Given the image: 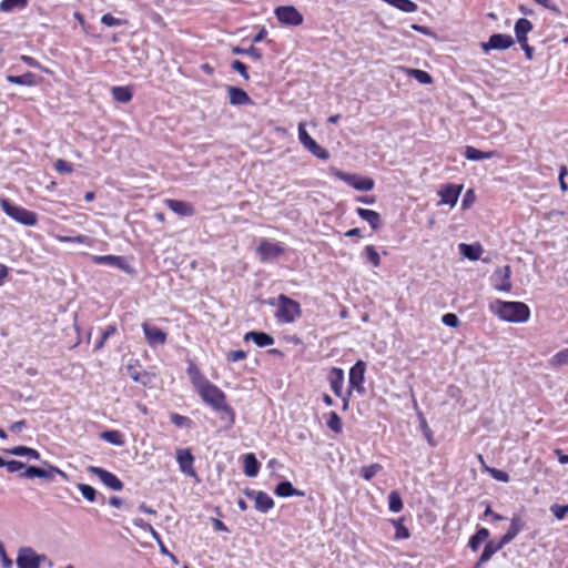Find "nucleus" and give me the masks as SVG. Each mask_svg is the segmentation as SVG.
I'll return each mask as SVG.
<instances>
[{
    "label": "nucleus",
    "mask_w": 568,
    "mask_h": 568,
    "mask_svg": "<svg viewBox=\"0 0 568 568\" xmlns=\"http://www.w3.org/2000/svg\"><path fill=\"white\" fill-rule=\"evenodd\" d=\"M326 425L335 434H339L343 430L342 419L335 412L327 414Z\"/></svg>",
    "instance_id": "39"
},
{
    "label": "nucleus",
    "mask_w": 568,
    "mask_h": 568,
    "mask_svg": "<svg viewBox=\"0 0 568 568\" xmlns=\"http://www.w3.org/2000/svg\"><path fill=\"white\" fill-rule=\"evenodd\" d=\"M244 474L247 477H255L260 470V463L254 454L250 453L243 457Z\"/></svg>",
    "instance_id": "29"
},
{
    "label": "nucleus",
    "mask_w": 568,
    "mask_h": 568,
    "mask_svg": "<svg viewBox=\"0 0 568 568\" xmlns=\"http://www.w3.org/2000/svg\"><path fill=\"white\" fill-rule=\"evenodd\" d=\"M20 60L23 61L26 64H28L29 67H32V68H41V64L39 63V61H37L34 58L32 57H29V55H21L20 57Z\"/></svg>",
    "instance_id": "63"
},
{
    "label": "nucleus",
    "mask_w": 568,
    "mask_h": 568,
    "mask_svg": "<svg viewBox=\"0 0 568 568\" xmlns=\"http://www.w3.org/2000/svg\"><path fill=\"white\" fill-rule=\"evenodd\" d=\"M399 70L404 72L406 75L414 78L422 84H430L433 82L432 75L424 70L412 69L406 67H400Z\"/></svg>",
    "instance_id": "27"
},
{
    "label": "nucleus",
    "mask_w": 568,
    "mask_h": 568,
    "mask_svg": "<svg viewBox=\"0 0 568 568\" xmlns=\"http://www.w3.org/2000/svg\"><path fill=\"white\" fill-rule=\"evenodd\" d=\"M550 511L558 520H562L565 516L568 514V505L554 504L550 507Z\"/></svg>",
    "instance_id": "48"
},
{
    "label": "nucleus",
    "mask_w": 568,
    "mask_h": 568,
    "mask_svg": "<svg viewBox=\"0 0 568 568\" xmlns=\"http://www.w3.org/2000/svg\"><path fill=\"white\" fill-rule=\"evenodd\" d=\"M232 68H233V70L237 71L244 78L245 81H247L250 79L246 65L243 62H241L240 60L233 61Z\"/></svg>",
    "instance_id": "53"
},
{
    "label": "nucleus",
    "mask_w": 568,
    "mask_h": 568,
    "mask_svg": "<svg viewBox=\"0 0 568 568\" xmlns=\"http://www.w3.org/2000/svg\"><path fill=\"white\" fill-rule=\"evenodd\" d=\"M87 470L97 476L105 487L114 491L123 489V483L113 473L98 466H89Z\"/></svg>",
    "instance_id": "10"
},
{
    "label": "nucleus",
    "mask_w": 568,
    "mask_h": 568,
    "mask_svg": "<svg viewBox=\"0 0 568 568\" xmlns=\"http://www.w3.org/2000/svg\"><path fill=\"white\" fill-rule=\"evenodd\" d=\"M403 507H404L403 500H402L398 491H396V490L390 491L388 495V509L392 513L397 514L403 510Z\"/></svg>",
    "instance_id": "38"
},
{
    "label": "nucleus",
    "mask_w": 568,
    "mask_h": 568,
    "mask_svg": "<svg viewBox=\"0 0 568 568\" xmlns=\"http://www.w3.org/2000/svg\"><path fill=\"white\" fill-rule=\"evenodd\" d=\"M460 255L470 261H477L481 257L483 247L479 244L460 243L458 245Z\"/></svg>",
    "instance_id": "24"
},
{
    "label": "nucleus",
    "mask_w": 568,
    "mask_h": 568,
    "mask_svg": "<svg viewBox=\"0 0 568 568\" xmlns=\"http://www.w3.org/2000/svg\"><path fill=\"white\" fill-rule=\"evenodd\" d=\"M390 523L395 527V539H408L410 537L409 530L404 526L403 519H392Z\"/></svg>",
    "instance_id": "41"
},
{
    "label": "nucleus",
    "mask_w": 568,
    "mask_h": 568,
    "mask_svg": "<svg viewBox=\"0 0 568 568\" xmlns=\"http://www.w3.org/2000/svg\"><path fill=\"white\" fill-rule=\"evenodd\" d=\"M170 419L178 427H187L191 424V420L187 417L176 413H172L170 415Z\"/></svg>",
    "instance_id": "50"
},
{
    "label": "nucleus",
    "mask_w": 568,
    "mask_h": 568,
    "mask_svg": "<svg viewBox=\"0 0 568 568\" xmlns=\"http://www.w3.org/2000/svg\"><path fill=\"white\" fill-rule=\"evenodd\" d=\"M39 469H40L39 467L29 466V467L26 468V470H24L22 476L26 477V478H29V479L38 477Z\"/></svg>",
    "instance_id": "62"
},
{
    "label": "nucleus",
    "mask_w": 568,
    "mask_h": 568,
    "mask_svg": "<svg viewBox=\"0 0 568 568\" xmlns=\"http://www.w3.org/2000/svg\"><path fill=\"white\" fill-rule=\"evenodd\" d=\"M443 323L449 327H456L458 325V317L453 313H447L442 318Z\"/></svg>",
    "instance_id": "56"
},
{
    "label": "nucleus",
    "mask_w": 568,
    "mask_h": 568,
    "mask_svg": "<svg viewBox=\"0 0 568 568\" xmlns=\"http://www.w3.org/2000/svg\"><path fill=\"white\" fill-rule=\"evenodd\" d=\"M534 1L557 14L560 13L558 6L552 0H534Z\"/></svg>",
    "instance_id": "55"
},
{
    "label": "nucleus",
    "mask_w": 568,
    "mask_h": 568,
    "mask_svg": "<svg viewBox=\"0 0 568 568\" xmlns=\"http://www.w3.org/2000/svg\"><path fill=\"white\" fill-rule=\"evenodd\" d=\"M514 40L510 36L499 33V50L508 49L513 45Z\"/></svg>",
    "instance_id": "58"
},
{
    "label": "nucleus",
    "mask_w": 568,
    "mask_h": 568,
    "mask_svg": "<svg viewBox=\"0 0 568 568\" xmlns=\"http://www.w3.org/2000/svg\"><path fill=\"white\" fill-rule=\"evenodd\" d=\"M550 364L552 366H562L568 364V348H565L558 353H556L550 358Z\"/></svg>",
    "instance_id": "47"
},
{
    "label": "nucleus",
    "mask_w": 568,
    "mask_h": 568,
    "mask_svg": "<svg viewBox=\"0 0 568 568\" xmlns=\"http://www.w3.org/2000/svg\"><path fill=\"white\" fill-rule=\"evenodd\" d=\"M366 364L363 361H357L349 369L348 374V389L355 390L358 394L364 393Z\"/></svg>",
    "instance_id": "9"
},
{
    "label": "nucleus",
    "mask_w": 568,
    "mask_h": 568,
    "mask_svg": "<svg viewBox=\"0 0 568 568\" xmlns=\"http://www.w3.org/2000/svg\"><path fill=\"white\" fill-rule=\"evenodd\" d=\"M112 97L115 101L128 103L132 100V91L128 87H113L111 89Z\"/></svg>",
    "instance_id": "32"
},
{
    "label": "nucleus",
    "mask_w": 568,
    "mask_h": 568,
    "mask_svg": "<svg viewBox=\"0 0 568 568\" xmlns=\"http://www.w3.org/2000/svg\"><path fill=\"white\" fill-rule=\"evenodd\" d=\"M298 132V141L302 145H305L308 141H311L313 138L308 134L306 131V123L300 122L297 126Z\"/></svg>",
    "instance_id": "49"
},
{
    "label": "nucleus",
    "mask_w": 568,
    "mask_h": 568,
    "mask_svg": "<svg viewBox=\"0 0 568 568\" xmlns=\"http://www.w3.org/2000/svg\"><path fill=\"white\" fill-rule=\"evenodd\" d=\"M280 23L288 27H298L304 22L303 14L294 6H280L274 10Z\"/></svg>",
    "instance_id": "8"
},
{
    "label": "nucleus",
    "mask_w": 568,
    "mask_h": 568,
    "mask_svg": "<svg viewBox=\"0 0 568 568\" xmlns=\"http://www.w3.org/2000/svg\"><path fill=\"white\" fill-rule=\"evenodd\" d=\"M142 329L145 339L151 347L164 345L166 343V334L161 328L148 323H143Z\"/></svg>",
    "instance_id": "14"
},
{
    "label": "nucleus",
    "mask_w": 568,
    "mask_h": 568,
    "mask_svg": "<svg viewBox=\"0 0 568 568\" xmlns=\"http://www.w3.org/2000/svg\"><path fill=\"white\" fill-rule=\"evenodd\" d=\"M186 374L201 399L214 410L223 412L229 423L233 424L235 422V414L227 405L224 392L211 383L193 363L189 364Z\"/></svg>",
    "instance_id": "1"
},
{
    "label": "nucleus",
    "mask_w": 568,
    "mask_h": 568,
    "mask_svg": "<svg viewBox=\"0 0 568 568\" xmlns=\"http://www.w3.org/2000/svg\"><path fill=\"white\" fill-rule=\"evenodd\" d=\"M164 203L171 211H173L178 215L191 216L193 214V207L187 202L166 199Z\"/></svg>",
    "instance_id": "20"
},
{
    "label": "nucleus",
    "mask_w": 568,
    "mask_h": 568,
    "mask_svg": "<svg viewBox=\"0 0 568 568\" xmlns=\"http://www.w3.org/2000/svg\"><path fill=\"white\" fill-rule=\"evenodd\" d=\"M274 493L276 496L283 497V498L292 497V496H298V497L304 496V491L297 490L296 488L293 487L292 483L287 481V480L280 483L275 487Z\"/></svg>",
    "instance_id": "26"
},
{
    "label": "nucleus",
    "mask_w": 568,
    "mask_h": 568,
    "mask_svg": "<svg viewBox=\"0 0 568 568\" xmlns=\"http://www.w3.org/2000/svg\"><path fill=\"white\" fill-rule=\"evenodd\" d=\"M101 23L109 28L122 27V26L128 24V20L116 18V17L112 16L111 13H105L101 17Z\"/></svg>",
    "instance_id": "40"
},
{
    "label": "nucleus",
    "mask_w": 568,
    "mask_h": 568,
    "mask_svg": "<svg viewBox=\"0 0 568 568\" xmlns=\"http://www.w3.org/2000/svg\"><path fill=\"white\" fill-rule=\"evenodd\" d=\"M511 288V283H510V266L509 265H506L504 268H503V277L499 282V291H505V292H509Z\"/></svg>",
    "instance_id": "45"
},
{
    "label": "nucleus",
    "mask_w": 568,
    "mask_h": 568,
    "mask_svg": "<svg viewBox=\"0 0 568 568\" xmlns=\"http://www.w3.org/2000/svg\"><path fill=\"white\" fill-rule=\"evenodd\" d=\"M364 254L368 262L374 266L378 267L381 265V256L377 250L373 245H366L364 247Z\"/></svg>",
    "instance_id": "43"
},
{
    "label": "nucleus",
    "mask_w": 568,
    "mask_h": 568,
    "mask_svg": "<svg viewBox=\"0 0 568 568\" xmlns=\"http://www.w3.org/2000/svg\"><path fill=\"white\" fill-rule=\"evenodd\" d=\"M0 205L9 217L22 225L34 226L38 223V215L34 212L16 205L8 199H0Z\"/></svg>",
    "instance_id": "5"
},
{
    "label": "nucleus",
    "mask_w": 568,
    "mask_h": 568,
    "mask_svg": "<svg viewBox=\"0 0 568 568\" xmlns=\"http://www.w3.org/2000/svg\"><path fill=\"white\" fill-rule=\"evenodd\" d=\"M481 48L485 52L490 49H497V34L490 36L488 42L481 43Z\"/></svg>",
    "instance_id": "59"
},
{
    "label": "nucleus",
    "mask_w": 568,
    "mask_h": 568,
    "mask_svg": "<svg viewBox=\"0 0 568 568\" xmlns=\"http://www.w3.org/2000/svg\"><path fill=\"white\" fill-rule=\"evenodd\" d=\"M256 252L260 260L266 262L281 256L284 253V247L278 242L261 240Z\"/></svg>",
    "instance_id": "11"
},
{
    "label": "nucleus",
    "mask_w": 568,
    "mask_h": 568,
    "mask_svg": "<svg viewBox=\"0 0 568 568\" xmlns=\"http://www.w3.org/2000/svg\"><path fill=\"white\" fill-rule=\"evenodd\" d=\"M328 382L332 390L336 396H342L344 387V371L338 367H333L328 374Z\"/></svg>",
    "instance_id": "19"
},
{
    "label": "nucleus",
    "mask_w": 568,
    "mask_h": 568,
    "mask_svg": "<svg viewBox=\"0 0 568 568\" xmlns=\"http://www.w3.org/2000/svg\"><path fill=\"white\" fill-rule=\"evenodd\" d=\"M54 475H59L62 479L68 480V475L57 466L49 465L48 469H39L38 478L52 480Z\"/></svg>",
    "instance_id": "36"
},
{
    "label": "nucleus",
    "mask_w": 568,
    "mask_h": 568,
    "mask_svg": "<svg viewBox=\"0 0 568 568\" xmlns=\"http://www.w3.org/2000/svg\"><path fill=\"white\" fill-rule=\"evenodd\" d=\"M244 341H252L258 347H266L274 344V338L263 332H247L244 335Z\"/></svg>",
    "instance_id": "23"
},
{
    "label": "nucleus",
    "mask_w": 568,
    "mask_h": 568,
    "mask_svg": "<svg viewBox=\"0 0 568 568\" xmlns=\"http://www.w3.org/2000/svg\"><path fill=\"white\" fill-rule=\"evenodd\" d=\"M54 169L59 173H68L69 174V173L73 172V166L69 162H67V161H64L62 159H59V160L55 161Z\"/></svg>",
    "instance_id": "51"
},
{
    "label": "nucleus",
    "mask_w": 568,
    "mask_h": 568,
    "mask_svg": "<svg viewBox=\"0 0 568 568\" xmlns=\"http://www.w3.org/2000/svg\"><path fill=\"white\" fill-rule=\"evenodd\" d=\"M310 153H312L314 156L321 159V160H328L329 159V152L317 144V142L312 139L308 141L305 145H303Z\"/></svg>",
    "instance_id": "31"
},
{
    "label": "nucleus",
    "mask_w": 568,
    "mask_h": 568,
    "mask_svg": "<svg viewBox=\"0 0 568 568\" xmlns=\"http://www.w3.org/2000/svg\"><path fill=\"white\" fill-rule=\"evenodd\" d=\"M232 52L235 54H247L255 60H260L262 57V53L260 52V50L253 45L250 47L248 49H242L240 47H235L232 49Z\"/></svg>",
    "instance_id": "46"
},
{
    "label": "nucleus",
    "mask_w": 568,
    "mask_h": 568,
    "mask_svg": "<svg viewBox=\"0 0 568 568\" xmlns=\"http://www.w3.org/2000/svg\"><path fill=\"white\" fill-rule=\"evenodd\" d=\"M7 81L13 84L26 87H34L41 82V80L31 72H27L22 75H8Z\"/></svg>",
    "instance_id": "25"
},
{
    "label": "nucleus",
    "mask_w": 568,
    "mask_h": 568,
    "mask_svg": "<svg viewBox=\"0 0 568 568\" xmlns=\"http://www.w3.org/2000/svg\"><path fill=\"white\" fill-rule=\"evenodd\" d=\"M4 453L13 455V456H20V457H27L29 459L39 460L40 454L38 450L26 447V446H16L9 449H4Z\"/></svg>",
    "instance_id": "28"
},
{
    "label": "nucleus",
    "mask_w": 568,
    "mask_h": 568,
    "mask_svg": "<svg viewBox=\"0 0 568 568\" xmlns=\"http://www.w3.org/2000/svg\"><path fill=\"white\" fill-rule=\"evenodd\" d=\"M227 93L230 103L232 105H251L253 104L252 99L250 95L241 88L237 87H227Z\"/></svg>",
    "instance_id": "18"
},
{
    "label": "nucleus",
    "mask_w": 568,
    "mask_h": 568,
    "mask_svg": "<svg viewBox=\"0 0 568 568\" xmlns=\"http://www.w3.org/2000/svg\"><path fill=\"white\" fill-rule=\"evenodd\" d=\"M530 317V310L523 302L499 301V320L509 323H526Z\"/></svg>",
    "instance_id": "3"
},
{
    "label": "nucleus",
    "mask_w": 568,
    "mask_h": 568,
    "mask_svg": "<svg viewBox=\"0 0 568 568\" xmlns=\"http://www.w3.org/2000/svg\"><path fill=\"white\" fill-rule=\"evenodd\" d=\"M54 239L60 243H78V244H84L88 246L93 245V239H91L87 235H77V236L55 235Z\"/></svg>",
    "instance_id": "33"
},
{
    "label": "nucleus",
    "mask_w": 568,
    "mask_h": 568,
    "mask_svg": "<svg viewBox=\"0 0 568 568\" xmlns=\"http://www.w3.org/2000/svg\"><path fill=\"white\" fill-rule=\"evenodd\" d=\"M523 528L524 521L521 520L520 517L515 516L510 520V525L507 529V532L501 538H499V549H501L505 545L513 541L516 538V536L521 531Z\"/></svg>",
    "instance_id": "16"
},
{
    "label": "nucleus",
    "mask_w": 568,
    "mask_h": 568,
    "mask_svg": "<svg viewBox=\"0 0 568 568\" xmlns=\"http://www.w3.org/2000/svg\"><path fill=\"white\" fill-rule=\"evenodd\" d=\"M247 496L254 499L255 508L261 513H267L274 507V500L262 490L247 493Z\"/></svg>",
    "instance_id": "17"
},
{
    "label": "nucleus",
    "mask_w": 568,
    "mask_h": 568,
    "mask_svg": "<svg viewBox=\"0 0 568 568\" xmlns=\"http://www.w3.org/2000/svg\"><path fill=\"white\" fill-rule=\"evenodd\" d=\"M247 354L244 351L237 349V351H231L227 353L226 358L227 361L235 363L239 361L245 359Z\"/></svg>",
    "instance_id": "52"
},
{
    "label": "nucleus",
    "mask_w": 568,
    "mask_h": 568,
    "mask_svg": "<svg viewBox=\"0 0 568 568\" xmlns=\"http://www.w3.org/2000/svg\"><path fill=\"white\" fill-rule=\"evenodd\" d=\"M382 470V465L381 464H371V465H367V466H363L361 468V476L365 479V480H371L374 476H376L379 471Z\"/></svg>",
    "instance_id": "42"
},
{
    "label": "nucleus",
    "mask_w": 568,
    "mask_h": 568,
    "mask_svg": "<svg viewBox=\"0 0 568 568\" xmlns=\"http://www.w3.org/2000/svg\"><path fill=\"white\" fill-rule=\"evenodd\" d=\"M78 489L82 494L83 498L88 501L93 503L97 498V490L87 484H78Z\"/></svg>",
    "instance_id": "44"
},
{
    "label": "nucleus",
    "mask_w": 568,
    "mask_h": 568,
    "mask_svg": "<svg viewBox=\"0 0 568 568\" xmlns=\"http://www.w3.org/2000/svg\"><path fill=\"white\" fill-rule=\"evenodd\" d=\"M514 30L517 42L528 41V33L532 30V23L526 18H520L516 21Z\"/></svg>",
    "instance_id": "21"
},
{
    "label": "nucleus",
    "mask_w": 568,
    "mask_h": 568,
    "mask_svg": "<svg viewBox=\"0 0 568 568\" xmlns=\"http://www.w3.org/2000/svg\"><path fill=\"white\" fill-rule=\"evenodd\" d=\"M176 462L179 464L180 470L186 476L196 478V473L194 469V457L190 449L180 448L176 450Z\"/></svg>",
    "instance_id": "12"
},
{
    "label": "nucleus",
    "mask_w": 568,
    "mask_h": 568,
    "mask_svg": "<svg viewBox=\"0 0 568 568\" xmlns=\"http://www.w3.org/2000/svg\"><path fill=\"white\" fill-rule=\"evenodd\" d=\"M93 263L98 265H112L118 267L126 273H132V268L128 264L126 260L122 256L118 255H93Z\"/></svg>",
    "instance_id": "15"
},
{
    "label": "nucleus",
    "mask_w": 568,
    "mask_h": 568,
    "mask_svg": "<svg viewBox=\"0 0 568 568\" xmlns=\"http://www.w3.org/2000/svg\"><path fill=\"white\" fill-rule=\"evenodd\" d=\"M383 2L403 11L406 13H413L417 11L418 7L412 0H382Z\"/></svg>",
    "instance_id": "30"
},
{
    "label": "nucleus",
    "mask_w": 568,
    "mask_h": 568,
    "mask_svg": "<svg viewBox=\"0 0 568 568\" xmlns=\"http://www.w3.org/2000/svg\"><path fill=\"white\" fill-rule=\"evenodd\" d=\"M329 172L336 179L345 182L347 185L352 186L357 191H371L375 186V182L372 178L362 176L355 173H346L336 168H331Z\"/></svg>",
    "instance_id": "6"
},
{
    "label": "nucleus",
    "mask_w": 568,
    "mask_h": 568,
    "mask_svg": "<svg viewBox=\"0 0 568 568\" xmlns=\"http://www.w3.org/2000/svg\"><path fill=\"white\" fill-rule=\"evenodd\" d=\"M47 561L48 557L45 555L38 554L31 547L19 548L16 559L18 568H40Z\"/></svg>",
    "instance_id": "7"
},
{
    "label": "nucleus",
    "mask_w": 568,
    "mask_h": 568,
    "mask_svg": "<svg viewBox=\"0 0 568 568\" xmlns=\"http://www.w3.org/2000/svg\"><path fill=\"white\" fill-rule=\"evenodd\" d=\"M268 304L275 307L274 316L281 324H292L302 315L300 303L284 294L271 300Z\"/></svg>",
    "instance_id": "2"
},
{
    "label": "nucleus",
    "mask_w": 568,
    "mask_h": 568,
    "mask_svg": "<svg viewBox=\"0 0 568 568\" xmlns=\"http://www.w3.org/2000/svg\"><path fill=\"white\" fill-rule=\"evenodd\" d=\"M463 190V185L457 184H445L438 191V195L440 197L439 204H447L449 206H455L460 192Z\"/></svg>",
    "instance_id": "13"
},
{
    "label": "nucleus",
    "mask_w": 568,
    "mask_h": 568,
    "mask_svg": "<svg viewBox=\"0 0 568 568\" xmlns=\"http://www.w3.org/2000/svg\"><path fill=\"white\" fill-rule=\"evenodd\" d=\"M6 468L9 473H16L24 468V464L19 460H8V464H6Z\"/></svg>",
    "instance_id": "57"
},
{
    "label": "nucleus",
    "mask_w": 568,
    "mask_h": 568,
    "mask_svg": "<svg viewBox=\"0 0 568 568\" xmlns=\"http://www.w3.org/2000/svg\"><path fill=\"white\" fill-rule=\"evenodd\" d=\"M518 43L520 44L521 49L524 50L526 59L532 60L535 50L531 45L528 44V41L518 42Z\"/></svg>",
    "instance_id": "61"
},
{
    "label": "nucleus",
    "mask_w": 568,
    "mask_h": 568,
    "mask_svg": "<svg viewBox=\"0 0 568 568\" xmlns=\"http://www.w3.org/2000/svg\"><path fill=\"white\" fill-rule=\"evenodd\" d=\"M474 201H475L474 191L468 190L463 199V202H462L463 209L469 207Z\"/></svg>",
    "instance_id": "60"
},
{
    "label": "nucleus",
    "mask_w": 568,
    "mask_h": 568,
    "mask_svg": "<svg viewBox=\"0 0 568 568\" xmlns=\"http://www.w3.org/2000/svg\"><path fill=\"white\" fill-rule=\"evenodd\" d=\"M28 6V0H2L0 2V11L12 12L14 10H22Z\"/></svg>",
    "instance_id": "35"
},
{
    "label": "nucleus",
    "mask_w": 568,
    "mask_h": 568,
    "mask_svg": "<svg viewBox=\"0 0 568 568\" xmlns=\"http://www.w3.org/2000/svg\"><path fill=\"white\" fill-rule=\"evenodd\" d=\"M464 155L470 161H479L491 158L494 152H483L474 146H466Z\"/></svg>",
    "instance_id": "37"
},
{
    "label": "nucleus",
    "mask_w": 568,
    "mask_h": 568,
    "mask_svg": "<svg viewBox=\"0 0 568 568\" xmlns=\"http://www.w3.org/2000/svg\"><path fill=\"white\" fill-rule=\"evenodd\" d=\"M0 561L4 568H11L13 565V561L7 555L2 542H0Z\"/></svg>",
    "instance_id": "54"
},
{
    "label": "nucleus",
    "mask_w": 568,
    "mask_h": 568,
    "mask_svg": "<svg viewBox=\"0 0 568 568\" xmlns=\"http://www.w3.org/2000/svg\"><path fill=\"white\" fill-rule=\"evenodd\" d=\"M351 396H352L351 389H347L345 393L342 394V396H338L343 402V410L348 409Z\"/></svg>",
    "instance_id": "64"
},
{
    "label": "nucleus",
    "mask_w": 568,
    "mask_h": 568,
    "mask_svg": "<svg viewBox=\"0 0 568 568\" xmlns=\"http://www.w3.org/2000/svg\"><path fill=\"white\" fill-rule=\"evenodd\" d=\"M101 438L112 445L123 446L125 444L124 435L119 430H106L101 433Z\"/></svg>",
    "instance_id": "34"
},
{
    "label": "nucleus",
    "mask_w": 568,
    "mask_h": 568,
    "mask_svg": "<svg viewBox=\"0 0 568 568\" xmlns=\"http://www.w3.org/2000/svg\"><path fill=\"white\" fill-rule=\"evenodd\" d=\"M356 213L361 219L366 221L373 230H377L381 227L382 219L378 212L368 209L357 207Z\"/></svg>",
    "instance_id": "22"
},
{
    "label": "nucleus",
    "mask_w": 568,
    "mask_h": 568,
    "mask_svg": "<svg viewBox=\"0 0 568 568\" xmlns=\"http://www.w3.org/2000/svg\"><path fill=\"white\" fill-rule=\"evenodd\" d=\"M489 531L486 528H480L469 539L468 546L473 551H477L478 548L485 544L483 554L476 565V568L487 562L497 551V545L494 541H488Z\"/></svg>",
    "instance_id": "4"
}]
</instances>
